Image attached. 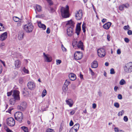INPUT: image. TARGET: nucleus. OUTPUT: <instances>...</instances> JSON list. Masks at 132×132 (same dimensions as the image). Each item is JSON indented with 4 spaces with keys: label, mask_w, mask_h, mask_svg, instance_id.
Masks as SVG:
<instances>
[{
    "label": "nucleus",
    "mask_w": 132,
    "mask_h": 132,
    "mask_svg": "<svg viewBox=\"0 0 132 132\" xmlns=\"http://www.w3.org/2000/svg\"><path fill=\"white\" fill-rule=\"evenodd\" d=\"M107 39L109 41L110 40V35L108 34L107 35Z\"/></svg>",
    "instance_id": "obj_61"
},
{
    "label": "nucleus",
    "mask_w": 132,
    "mask_h": 132,
    "mask_svg": "<svg viewBox=\"0 0 132 132\" xmlns=\"http://www.w3.org/2000/svg\"><path fill=\"white\" fill-rule=\"evenodd\" d=\"M36 9H35L36 13L37 14V12H40L42 11V7L41 6L38 5H36Z\"/></svg>",
    "instance_id": "obj_20"
},
{
    "label": "nucleus",
    "mask_w": 132,
    "mask_h": 132,
    "mask_svg": "<svg viewBox=\"0 0 132 132\" xmlns=\"http://www.w3.org/2000/svg\"><path fill=\"white\" fill-rule=\"evenodd\" d=\"M124 7L123 5H121L119 6V10L121 11H122L124 10Z\"/></svg>",
    "instance_id": "obj_39"
},
{
    "label": "nucleus",
    "mask_w": 132,
    "mask_h": 132,
    "mask_svg": "<svg viewBox=\"0 0 132 132\" xmlns=\"http://www.w3.org/2000/svg\"><path fill=\"white\" fill-rule=\"evenodd\" d=\"M20 92L19 91L15 90L14 91L12 96L13 97V98L14 99L15 101H19L20 100L19 95Z\"/></svg>",
    "instance_id": "obj_8"
},
{
    "label": "nucleus",
    "mask_w": 132,
    "mask_h": 132,
    "mask_svg": "<svg viewBox=\"0 0 132 132\" xmlns=\"http://www.w3.org/2000/svg\"><path fill=\"white\" fill-rule=\"evenodd\" d=\"M19 81L20 84H22L23 82V79L22 78H20L19 79Z\"/></svg>",
    "instance_id": "obj_49"
},
{
    "label": "nucleus",
    "mask_w": 132,
    "mask_h": 132,
    "mask_svg": "<svg viewBox=\"0 0 132 132\" xmlns=\"http://www.w3.org/2000/svg\"><path fill=\"white\" fill-rule=\"evenodd\" d=\"M12 94V93L11 92H7V96H9L11 95Z\"/></svg>",
    "instance_id": "obj_58"
},
{
    "label": "nucleus",
    "mask_w": 132,
    "mask_h": 132,
    "mask_svg": "<svg viewBox=\"0 0 132 132\" xmlns=\"http://www.w3.org/2000/svg\"><path fill=\"white\" fill-rule=\"evenodd\" d=\"M20 105L25 109L27 106V103L25 101L22 102L21 103Z\"/></svg>",
    "instance_id": "obj_28"
},
{
    "label": "nucleus",
    "mask_w": 132,
    "mask_h": 132,
    "mask_svg": "<svg viewBox=\"0 0 132 132\" xmlns=\"http://www.w3.org/2000/svg\"><path fill=\"white\" fill-rule=\"evenodd\" d=\"M72 27H69L67 29V34L70 37L73 35V29Z\"/></svg>",
    "instance_id": "obj_12"
},
{
    "label": "nucleus",
    "mask_w": 132,
    "mask_h": 132,
    "mask_svg": "<svg viewBox=\"0 0 132 132\" xmlns=\"http://www.w3.org/2000/svg\"><path fill=\"white\" fill-rule=\"evenodd\" d=\"M46 131L47 132H55L53 129L50 128L47 129Z\"/></svg>",
    "instance_id": "obj_40"
},
{
    "label": "nucleus",
    "mask_w": 132,
    "mask_h": 132,
    "mask_svg": "<svg viewBox=\"0 0 132 132\" xmlns=\"http://www.w3.org/2000/svg\"><path fill=\"white\" fill-rule=\"evenodd\" d=\"M66 102L67 104L70 107H71L72 106L73 104V101L72 100L69 99L68 100H66Z\"/></svg>",
    "instance_id": "obj_21"
},
{
    "label": "nucleus",
    "mask_w": 132,
    "mask_h": 132,
    "mask_svg": "<svg viewBox=\"0 0 132 132\" xmlns=\"http://www.w3.org/2000/svg\"><path fill=\"white\" fill-rule=\"evenodd\" d=\"M24 33L22 31H19L18 33V38L19 40H22L23 38L24 35Z\"/></svg>",
    "instance_id": "obj_13"
},
{
    "label": "nucleus",
    "mask_w": 132,
    "mask_h": 132,
    "mask_svg": "<svg viewBox=\"0 0 132 132\" xmlns=\"http://www.w3.org/2000/svg\"><path fill=\"white\" fill-rule=\"evenodd\" d=\"M70 82L69 80L66 79L65 80V82L64 85L68 86V85L70 84Z\"/></svg>",
    "instance_id": "obj_30"
},
{
    "label": "nucleus",
    "mask_w": 132,
    "mask_h": 132,
    "mask_svg": "<svg viewBox=\"0 0 132 132\" xmlns=\"http://www.w3.org/2000/svg\"><path fill=\"white\" fill-rule=\"evenodd\" d=\"M61 12L63 18H66L69 17V7L68 5L66 6L65 8L63 7H61Z\"/></svg>",
    "instance_id": "obj_1"
},
{
    "label": "nucleus",
    "mask_w": 132,
    "mask_h": 132,
    "mask_svg": "<svg viewBox=\"0 0 132 132\" xmlns=\"http://www.w3.org/2000/svg\"><path fill=\"white\" fill-rule=\"evenodd\" d=\"M50 28H48L47 29L46 32L47 34H48L50 33Z\"/></svg>",
    "instance_id": "obj_55"
},
{
    "label": "nucleus",
    "mask_w": 132,
    "mask_h": 132,
    "mask_svg": "<svg viewBox=\"0 0 132 132\" xmlns=\"http://www.w3.org/2000/svg\"><path fill=\"white\" fill-rule=\"evenodd\" d=\"M7 33L5 32L2 34L0 36V40L1 41H3L5 40L7 37Z\"/></svg>",
    "instance_id": "obj_14"
},
{
    "label": "nucleus",
    "mask_w": 132,
    "mask_h": 132,
    "mask_svg": "<svg viewBox=\"0 0 132 132\" xmlns=\"http://www.w3.org/2000/svg\"><path fill=\"white\" fill-rule=\"evenodd\" d=\"M73 123L72 121L71 120L70 122V123H69L70 126H73Z\"/></svg>",
    "instance_id": "obj_60"
},
{
    "label": "nucleus",
    "mask_w": 132,
    "mask_h": 132,
    "mask_svg": "<svg viewBox=\"0 0 132 132\" xmlns=\"http://www.w3.org/2000/svg\"><path fill=\"white\" fill-rule=\"evenodd\" d=\"M129 27V26L128 25H127V26H125L123 28L124 30H126L127 29H128V28Z\"/></svg>",
    "instance_id": "obj_57"
},
{
    "label": "nucleus",
    "mask_w": 132,
    "mask_h": 132,
    "mask_svg": "<svg viewBox=\"0 0 132 132\" xmlns=\"http://www.w3.org/2000/svg\"><path fill=\"white\" fill-rule=\"evenodd\" d=\"M14 64L15 68H19L21 65V62L19 60H17L14 62Z\"/></svg>",
    "instance_id": "obj_15"
},
{
    "label": "nucleus",
    "mask_w": 132,
    "mask_h": 132,
    "mask_svg": "<svg viewBox=\"0 0 132 132\" xmlns=\"http://www.w3.org/2000/svg\"><path fill=\"white\" fill-rule=\"evenodd\" d=\"M21 129L23 130L24 132H28V130L27 127L24 126H23L21 127Z\"/></svg>",
    "instance_id": "obj_33"
},
{
    "label": "nucleus",
    "mask_w": 132,
    "mask_h": 132,
    "mask_svg": "<svg viewBox=\"0 0 132 132\" xmlns=\"http://www.w3.org/2000/svg\"><path fill=\"white\" fill-rule=\"evenodd\" d=\"M69 77L70 80L72 81L75 80L76 78L75 74L73 73H70L69 75Z\"/></svg>",
    "instance_id": "obj_16"
},
{
    "label": "nucleus",
    "mask_w": 132,
    "mask_h": 132,
    "mask_svg": "<svg viewBox=\"0 0 132 132\" xmlns=\"http://www.w3.org/2000/svg\"><path fill=\"white\" fill-rule=\"evenodd\" d=\"M77 47L79 48H80L82 50H84L83 43L81 40L79 41L77 45Z\"/></svg>",
    "instance_id": "obj_17"
},
{
    "label": "nucleus",
    "mask_w": 132,
    "mask_h": 132,
    "mask_svg": "<svg viewBox=\"0 0 132 132\" xmlns=\"http://www.w3.org/2000/svg\"><path fill=\"white\" fill-rule=\"evenodd\" d=\"M128 118L127 116H125L124 117L123 120L127 122L128 121Z\"/></svg>",
    "instance_id": "obj_47"
},
{
    "label": "nucleus",
    "mask_w": 132,
    "mask_h": 132,
    "mask_svg": "<svg viewBox=\"0 0 132 132\" xmlns=\"http://www.w3.org/2000/svg\"><path fill=\"white\" fill-rule=\"evenodd\" d=\"M34 27L31 23H29L24 25L23 27L24 29L27 33L31 32L33 29Z\"/></svg>",
    "instance_id": "obj_4"
},
{
    "label": "nucleus",
    "mask_w": 132,
    "mask_h": 132,
    "mask_svg": "<svg viewBox=\"0 0 132 132\" xmlns=\"http://www.w3.org/2000/svg\"><path fill=\"white\" fill-rule=\"evenodd\" d=\"M111 24V22H108L104 24L103 26V27L105 29H108L110 27Z\"/></svg>",
    "instance_id": "obj_18"
},
{
    "label": "nucleus",
    "mask_w": 132,
    "mask_h": 132,
    "mask_svg": "<svg viewBox=\"0 0 132 132\" xmlns=\"http://www.w3.org/2000/svg\"><path fill=\"white\" fill-rule=\"evenodd\" d=\"M38 27L39 28H43V30L45 29L46 28V26L43 24L41 23V22L39 21L38 22Z\"/></svg>",
    "instance_id": "obj_23"
},
{
    "label": "nucleus",
    "mask_w": 132,
    "mask_h": 132,
    "mask_svg": "<svg viewBox=\"0 0 132 132\" xmlns=\"http://www.w3.org/2000/svg\"><path fill=\"white\" fill-rule=\"evenodd\" d=\"M123 69L124 71L127 73L132 72V62H130L126 64Z\"/></svg>",
    "instance_id": "obj_2"
},
{
    "label": "nucleus",
    "mask_w": 132,
    "mask_h": 132,
    "mask_svg": "<svg viewBox=\"0 0 132 132\" xmlns=\"http://www.w3.org/2000/svg\"><path fill=\"white\" fill-rule=\"evenodd\" d=\"M124 40L126 43H128L129 42V39L127 38H124Z\"/></svg>",
    "instance_id": "obj_51"
},
{
    "label": "nucleus",
    "mask_w": 132,
    "mask_h": 132,
    "mask_svg": "<svg viewBox=\"0 0 132 132\" xmlns=\"http://www.w3.org/2000/svg\"><path fill=\"white\" fill-rule=\"evenodd\" d=\"M125 81L123 79L121 80L120 82V84L121 85H123L125 83Z\"/></svg>",
    "instance_id": "obj_36"
},
{
    "label": "nucleus",
    "mask_w": 132,
    "mask_h": 132,
    "mask_svg": "<svg viewBox=\"0 0 132 132\" xmlns=\"http://www.w3.org/2000/svg\"><path fill=\"white\" fill-rule=\"evenodd\" d=\"M76 112V110H72L70 112V114L71 115H73L75 112Z\"/></svg>",
    "instance_id": "obj_52"
},
{
    "label": "nucleus",
    "mask_w": 132,
    "mask_h": 132,
    "mask_svg": "<svg viewBox=\"0 0 132 132\" xmlns=\"http://www.w3.org/2000/svg\"><path fill=\"white\" fill-rule=\"evenodd\" d=\"M82 15V11L81 10H79L76 13L75 17L77 20H79L81 19Z\"/></svg>",
    "instance_id": "obj_9"
},
{
    "label": "nucleus",
    "mask_w": 132,
    "mask_h": 132,
    "mask_svg": "<svg viewBox=\"0 0 132 132\" xmlns=\"http://www.w3.org/2000/svg\"><path fill=\"white\" fill-rule=\"evenodd\" d=\"M47 1L50 5H51L53 4V3L51 0H47Z\"/></svg>",
    "instance_id": "obj_54"
},
{
    "label": "nucleus",
    "mask_w": 132,
    "mask_h": 132,
    "mask_svg": "<svg viewBox=\"0 0 132 132\" xmlns=\"http://www.w3.org/2000/svg\"><path fill=\"white\" fill-rule=\"evenodd\" d=\"M123 6L124 8L127 9L129 6V5L127 3L125 4H123Z\"/></svg>",
    "instance_id": "obj_38"
},
{
    "label": "nucleus",
    "mask_w": 132,
    "mask_h": 132,
    "mask_svg": "<svg viewBox=\"0 0 132 132\" xmlns=\"http://www.w3.org/2000/svg\"><path fill=\"white\" fill-rule=\"evenodd\" d=\"M27 86L29 89L31 90H33L35 88V84L33 82L29 81L27 84Z\"/></svg>",
    "instance_id": "obj_10"
},
{
    "label": "nucleus",
    "mask_w": 132,
    "mask_h": 132,
    "mask_svg": "<svg viewBox=\"0 0 132 132\" xmlns=\"http://www.w3.org/2000/svg\"><path fill=\"white\" fill-rule=\"evenodd\" d=\"M62 50L63 51H67L66 49L64 46L62 47Z\"/></svg>",
    "instance_id": "obj_64"
},
{
    "label": "nucleus",
    "mask_w": 132,
    "mask_h": 132,
    "mask_svg": "<svg viewBox=\"0 0 132 132\" xmlns=\"http://www.w3.org/2000/svg\"><path fill=\"white\" fill-rule=\"evenodd\" d=\"M74 56L75 60H80L82 57V54L80 52L77 51L75 52Z\"/></svg>",
    "instance_id": "obj_7"
},
{
    "label": "nucleus",
    "mask_w": 132,
    "mask_h": 132,
    "mask_svg": "<svg viewBox=\"0 0 132 132\" xmlns=\"http://www.w3.org/2000/svg\"><path fill=\"white\" fill-rule=\"evenodd\" d=\"M124 113V111L122 110L121 111L119 112L118 113V116H122V114H123Z\"/></svg>",
    "instance_id": "obj_41"
},
{
    "label": "nucleus",
    "mask_w": 132,
    "mask_h": 132,
    "mask_svg": "<svg viewBox=\"0 0 132 132\" xmlns=\"http://www.w3.org/2000/svg\"><path fill=\"white\" fill-rule=\"evenodd\" d=\"M81 30V27L76 26L75 33L77 34L78 36L80 34Z\"/></svg>",
    "instance_id": "obj_24"
},
{
    "label": "nucleus",
    "mask_w": 132,
    "mask_h": 132,
    "mask_svg": "<svg viewBox=\"0 0 132 132\" xmlns=\"http://www.w3.org/2000/svg\"><path fill=\"white\" fill-rule=\"evenodd\" d=\"M98 66V64L96 61H94L91 64V67L92 68H96Z\"/></svg>",
    "instance_id": "obj_19"
},
{
    "label": "nucleus",
    "mask_w": 132,
    "mask_h": 132,
    "mask_svg": "<svg viewBox=\"0 0 132 132\" xmlns=\"http://www.w3.org/2000/svg\"><path fill=\"white\" fill-rule=\"evenodd\" d=\"M114 129L115 131L116 132H123L122 130L119 129L118 128H115Z\"/></svg>",
    "instance_id": "obj_34"
},
{
    "label": "nucleus",
    "mask_w": 132,
    "mask_h": 132,
    "mask_svg": "<svg viewBox=\"0 0 132 132\" xmlns=\"http://www.w3.org/2000/svg\"><path fill=\"white\" fill-rule=\"evenodd\" d=\"M27 89L24 88L22 90V94L24 96H26L29 94L28 91H27Z\"/></svg>",
    "instance_id": "obj_25"
},
{
    "label": "nucleus",
    "mask_w": 132,
    "mask_h": 132,
    "mask_svg": "<svg viewBox=\"0 0 132 132\" xmlns=\"http://www.w3.org/2000/svg\"><path fill=\"white\" fill-rule=\"evenodd\" d=\"M50 12L52 13L53 12L55 11L54 10L53 8L51 7H50Z\"/></svg>",
    "instance_id": "obj_59"
},
{
    "label": "nucleus",
    "mask_w": 132,
    "mask_h": 132,
    "mask_svg": "<svg viewBox=\"0 0 132 132\" xmlns=\"http://www.w3.org/2000/svg\"><path fill=\"white\" fill-rule=\"evenodd\" d=\"M15 100L13 98H11L10 100V104L11 105H13L14 104L15 102Z\"/></svg>",
    "instance_id": "obj_27"
},
{
    "label": "nucleus",
    "mask_w": 132,
    "mask_h": 132,
    "mask_svg": "<svg viewBox=\"0 0 132 132\" xmlns=\"http://www.w3.org/2000/svg\"><path fill=\"white\" fill-rule=\"evenodd\" d=\"M17 108L18 110L22 111H23L25 109L21 105L20 106H18L17 107Z\"/></svg>",
    "instance_id": "obj_31"
},
{
    "label": "nucleus",
    "mask_w": 132,
    "mask_h": 132,
    "mask_svg": "<svg viewBox=\"0 0 132 132\" xmlns=\"http://www.w3.org/2000/svg\"><path fill=\"white\" fill-rule=\"evenodd\" d=\"M44 57V59L45 61L47 62H50L52 60V59L51 57L49 56V55L47 54H46L45 53H43Z\"/></svg>",
    "instance_id": "obj_11"
},
{
    "label": "nucleus",
    "mask_w": 132,
    "mask_h": 132,
    "mask_svg": "<svg viewBox=\"0 0 132 132\" xmlns=\"http://www.w3.org/2000/svg\"><path fill=\"white\" fill-rule=\"evenodd\" d=\"M75 23L72 20H70L68 22L67 24H69L70 26L69 27H72L73 28L74 27Z\"/></svg>",
    "instance_id": "obj_22"
},
{
    "label": "nucleus",
    "mask_w": 132,
    "mask_h": 132,
    "mask_svg": "<svg viewBox=\"0 0 132 132\" xmlns=\"http://www.w3.org/2000/svg\"><path fill=\"white\" fill-rule=\"evenodd\" d=\"M98 56L100 57H104L105 54V50L103 48H100L97 50Z\"/></svg>",
    "instance_id": "obj_6"
},
{
    "label": "nucleus",
    "mask_w": 132,
    "mask_h": 132,
    "mask_svg": "<svg viewBox=\"0 0 132 132\" xmlns=\"http://www.w3.org/2000/svg\"><path fill=\"white\" fill-rule=\"evenodd\" d=\"M56 64H60L61 62V61L60 60H56Z\"/></svg>",
    "instance_id": "obj_50"
},
{
    "label": "nucleus",
    "mask_w": 132,
    "mask_h": 132,
    "mask_svg": "<svg viewBox=\"0 0 132 132\" xmlns=\"http://www.w3.org/2000/svg\"><path fill=\"white\" fill-rule=\"evenodd\" d=\"M5 29V28L3 26V24L1 23H0V31H3Z\"/></svg>",
    "instance_id": "obj_29"
},
{
    "label": "nucleus",
    "mask_w": 132,
    "mask_h": 132,
    "mask_svg": "<svg viewBox=\"0 0 132 132\" xmlns=\"http://www.w3.org/2000/svg\"><path fill=\"white\" fill-rule=\"evenodd\" d=\"M85 24L84 23L82 25V30L85 29Z\"/></svg>",
    "instance_id": "obj_56"
},
{
    "label": "nucleus",
    "mask_w": 132,
    "mask_h": 132,
    "mask_svg": "<svg viewBox=\"0 0 132 132\" xmlns=\"http://www.w3.org/2000/svg\"><path fill=\"white\" fill-rule=\"evenodd\" d=\"M68 86L63 85V92H65L68 90Z\"/></svg>",
    "instance_id": "obj_32"
},
{
    "label": "nucleus",
    "mask_w": 132,
    "mask_h": 132,
    "mask_svg": "<svg viewBox=\"0 0 132 132\" xmlns=\"http://www.w3.org/2000/svg\"><path fill=\"white\" fill-rule=\"evenodd\" d=\"M114 106L117 108H118L119 107V104L118 103L116 102L114 103Z\"/></svg>",
    "instance_id": "obj_42"
},
{
    "label": "nucleus",
    "mask_w": 132,
    "mask_h": 132,
    "mask_svg": "<svg viewBox=\"0 0 132 132\" xmlns=\"http://www.w3.org/2000/svg\"><path fill=\"white\" fill-rule=\"evenodd\" d=\"M128 34L129 35H132V31L131 30H129L128 31Z\"/></svg>",
    "instance_id": "obj_53"
},
{
    "label": "nucleus",
    "mask_w": 132,
    "mask_h": 132,
    "mask_svg": "<svg viewBox=\"0 0 132 132\" xmlns=\"http://www.w3.org/2000/svg\"><path fill=\"white\" fill-rule=\"evenodd\" d=\"M23 70L24 72L25 73H28L29 72L28 70L27 69H26L25 67H24L23 68Z\"/></svg>",
    "instance_id": "obj_43"
},
{
    "label": "nucleus",
    "mask_w": 132,
    "mask_h": 132,
    "mask_svg": "<svg viewBox=\"0 0 132 132\" xmlns=\"http://www.w3.org/2000/svg\"><path fill=\"white\" fill-rule=\"evenodd\" d=\"M14 21L15 22H17L19 21V19L16 16H14L13 18Z\"/></svg>",
    "instance_id": "obj_35"
},
{
    "label": "nucleus",
    "mask_w": 132,
    "mask_h": 132,
    "mask_svg": "<svg viewBox=\"0 0 132 132\" xmlns=\"http://www.w3.org/2000/svg\"><path fill=\"white\" fill-rule=\"evenodd\" d=\"M89 71H90V72L91 73V75L92 76H94V72L93 71V70H92L90 68H89Z\"/></svg>",
    "instance_id": "obj_48"
},
{
    "label": "nucleus",
    "mask_w": 132,
    "mask_h": 132,
    "mask_svg": "<svg viewBox=\"0 0 132 132\" xmlns=\"http://www.w3.org/2000/svg\"><path fill=\"white\" fill-rule=\"evenodd\" d=\"M117 54H120L121 53V51L119 49H118L117 50Z\"/></svg>",
    "instance_id": "obj_62"
},
{
    "label": "nucleus",
    "mask_w": 132,
    "mask_h": 132,
    "mask_svg": "<svg viewBox=\"0 0 132 132\" xmlns=\"http://www.w3.org/2000/svg\"><path fill=\"white\" fill-rule=\"evenodd\" d=\"M77 131L72 127L71 129L69 132H77Z\"/></svg>",
    "instance_id": "obj_45"
},
{
    "label": "nucleus",
    "mask_w": 132,
    "mask_h": 132,
    "mask_svg": "<svg viewBox=\"0 0 132 132\" xmlns=\"http://www.w3.org/2000/svg\"><path fill=\"white\" fill-rule=\"evenodd\" d=\"M6 123L8 126L10 127H13L15 125V121L13 118L10 117L7 119Z\"/></svg>",
    "instance_id": "obj_5"
},
{
    "label": "nucleus",
    "mask_w": 132,
    "mask_h": 132,
    "mask_svg": "<svg viewBox=\"0 0 132 132\" xmlns=\"http://www.w3.org/2000/svg\"><path fill=\"white\" fill-rule=\"evenodd\" d=\"M46 94V90L45 89L43 90L42 94V96L43 97L45 96Z\"/></svg>",
    "instance_id": "obj_37"
},
{
    "label": "nucleus",
    "mask_w": 132,
    "mask_h": 132,
    "mask_svg": "<svg viewBox=\"0 0 132 132\" xmlns=\"http://www.w3.org/2000/svg\"><path fill=\"white\" fill-rule=\"evenodd\" d=\"M110 73L111 74H113L115 73V72L114 71V70L113 69H111L110 70Z\"/></svg>",
    "instance_id": "obj_44"
},
{
    "label": "nucleus",
    "mask_w": 132,
    "mask_h": 132,
    "mask_svg": "<svg viewBox=\"0 0 132 132\" xmlns=\"http://www.w3.org/2000/svg\"><path fill=\"white\" fill-rule=\"evenodd\" d=\"M118 98L119 99H122V95L120 94H118Z\"/></svg>",
    "instance_id": "obj_46"
},
{
    "label": "nucleus",
    "mask_w": 132,
    "mask_h": 132,
    "mask_svg": "<svg viewBox=\"0 0 132 132\" xmlns=\"http://www.w3.org/2000/svg\"><path fill=\"white\" fill-rule=\"evenodd\" d=\"M79 127V125L78 123H77L75 124L73 127L72 128H73L75 129L77 131L78 130Z\"/></svg>",
    "instance_id": "obj_26"
},
{
    "label": "nucleus",
    "mask_w": 132,
    "mask_h": 132,
    "mask_svg": "<svg viewBox=\"0 0 132 132\" xmlns=\"http://www.w3.org/2000/svg\"><path fill=\"white\" fill-rule=\"evenodd\" d=\"M63 127L62 126L60 125L59 130V132H61L62 129Z\"/></svg>",
    "instance_id": "obj_63"
},
{
    "label": "nucleus",
    "mask_w": 132,
    "mask_h": 132,
    "mask_svg": "<svg viewBox=\"0 0 132 132\" xmlns=\"http://www.w3.org/2000/svg\"><path fill=\"white\" fill-rule=\"evenodd\" d=\"M14 116L15 120L19 121L20 123L22 122L23 115V113L21 112H16L15 113Z\"/></svg>",
    "instance_id": "obj_3"
}]
</instances>
